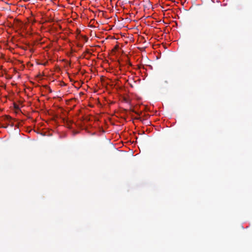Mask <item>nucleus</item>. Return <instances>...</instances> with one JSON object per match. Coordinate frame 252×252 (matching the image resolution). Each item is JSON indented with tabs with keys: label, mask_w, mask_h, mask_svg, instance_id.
Segmentation results:
<instances>
[{
	"label": "nucleus",
	"mask_w": 252,
	"mask_h": 252,
	"mask_svg": "<svg viewBox=\"0 0 252 252\" xmlns=\"http://www.w3.org/2000/svg\"><path fill=\"white\" fill-rule=\"evenodd\" d=\"M11 119V118L9 116H7L5 117V120L9 121V122H10Z\"/></svg>",
	"instance_id": "f257e3e1"
},
{
	"label": "nucleus",
	"mask_w": 252,
	"mask_h": 252,
	"mask_svg": "<svg viewBox=\"0 0 252 252\" xmlns=\"http://www.w3.org/2000/svg\"><path fill=\"white\" fill-rule=\"evenodd\" d=\"M130 111H131V112H134V113H136V114H138V115H139V114H138L137 112H135L134 110H133V109H130Z\"/></svg>",
	"instance_id": "f03ea898"
},
{
	"label": "nucleus",
	"mask_w": 252,
	"mask_h": 252,
	"mask_svg": "<svg viewBox=\"0 0 252 252\" xmlns=\"http://www.w3.org/2000/svg\"><path fill=\"white\" fill-rule=\"evenodd\" d=\"M124 101H125L126 102V103H128V100H127L126 98H124Z\"/></svg>",
	"instance_id": "7ed1b4c3"
},
{
	"label": "nucleus",
	"mask_w": 252,
	"mask_h": 252,
	"mask_svg": "<svg viewBox=\"0 0 252 252\" xmlns=\"http://www.w3.org/2000/svg\"><path fill=\"white\" fill-rule=\"evenodd\" d=\"M9 125H10L11 126H14V124L13 123H11V124H9Z\"/></svg>",
	"instance_id": "20e7f679"
}]
</instances>
